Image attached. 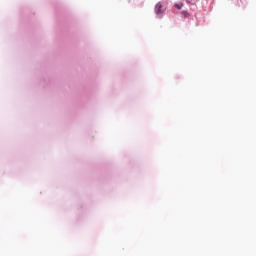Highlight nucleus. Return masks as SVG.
<instances>
[{"instance_id": "3", "label": "nucleus", "mask_w": 256, "mask_h": 256, "mask_svg": "<svg viewBox=\"0 0 256 256\" xmlns=\"http://www.w3.org/2000/svg\"><path fill=\"white\" fill-rule=\"evenodd\" d=\"M187 3H190L191 5H195L197 3V0H186Z\"/></svg>"}, {"instance_id": "2", "label": "nucleus", "mask_w": 256, "mask_h": 256, "mask_svg": "<svg viewBox=\"0 0 256 256\" xmlns=\"http://www.w3.org/2000/svg\"><path fill=\"white\" fill-rule=\"evenodd\" d=\"M175 7L176 9H182L183 8V3H178V4H175Z\"/></svg>"}, {"instance_id": "1", "label": "nucleus", "mask_w": 256, "mask_h": 256, "mask_svg": "<svg viewBox=\"0 0 256 256\" xmlns=\"http://www.w3.org/2000/svg\"><path fill=\"white\" fill-rule=\"evenodd\" d=\"M155 13L156 15H161L162 13H165V6H163L161 2L156 4Z\"/></svg>"}]
</instances>
